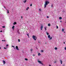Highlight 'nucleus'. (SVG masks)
I'll use <instances>...</instances> for the list:
<instances>
[{"mask_svg":"<svg viewBox=\"0 0 66 66\" xmlns=\"http://www.w3.org/2000/svg\"><path fill=\"white\" fill-rule=\"evenodd\" d=\"M49 2L48 1H45V4L44 5V7H46L47 5H48V4H49Z\"/></svg>","mask_w":66,"mask_h":66,"instance_id":"f257e3e1","label":"nucleus"},{"mask_svg":"<svg viewBox=\"0 0 66 66\" xmlns=\"http://www.w3.org/2000/svg\"><path fill=\"white\" fill-rule=\"evenodd\" d=\"M32 38L33 39L35 40H36V39H37V37H36L34 35H33L32 36Z\"/></svg>","mask_w":66,"mask_h":66,"instance_id":"f03ea898","label":"nucleus"},{"mask_svg":"<svg viewBox=\"0 0 66 66\" xmlns=\"http://www.w3.org/2000/svg\"><path fill=\"white\" fill-rule=\"evenodd\" d=\"M38 62L40 64H42V65H44V64H43V63H42V62L39 61H38Z\"/></svg>","mask_w":66,"mask_h":66,"instance_id":"7ed1b4c3","label":"nucleus"},{"mask_svg":"<svg viewBox=\"0 0 66 66\" xmlns=\"http://www.w3.org/2000/svg\"><path fill=\"white\" fill-rule=\"evenodd\" d=\"M16 49L17 50H19V49H18V46H16Z\"/></svg>","mask_w":66,"mask_h":66,"instance_id":"20e7f679","label":"nucleus"},{"mask_svg":"<svg viewBox=\"0 0 66 66\" xmlns=\"http://www.w3.org/2000/svg\"><path fill=\"white\" fill-rule=\"evenodd\" d=\"M43 25H42V26L40 27V29H41V30H43Z\"/></svg>","mask_w":66,"mask_h":66,"instance_id":"39448f33","label":"nucleus"},{"mask_svg":"<svg viewBox=\"0 0 66 66\" xmlns=\"http://www.w3.org/2000/svg\"><path fill=\"white\" fill-rule=\"evenodd\" d=\"M27 0H25L24 1H23V2H24V3H25L27 2Z\"/></svg>","mask_w":66,"mask_h":66,"instance_id":"423d86ee","label":"nucleus"},{"mask_svg":"<svg viewBox=\"0 0 66 66\" xmlns=\"http://www.w3.org/2000/svg\"><path fill=\"white\" fill-rule=\"evenodd\" d=\"M3 62L4 63V64H5V61L3 60Z\"/></svg>","mask_w":66,"mask_h":66,"instance_id":"0eeeda50","label":"nucleus"},{"mask_svg":"<svg viewBox=\"0 0 66 66\" xmlns=\"http://www.w3.org/2000/svg\"><path fill=\"white\" fill-rule=\"evenodd\" d=\"M14 28H15V26H13L12 27L13 30H14Z\"/></svg>","mask_w":66,"mask_h":66,"instance_id":"6e6552de","label":"nucleus"},{"mask_svg":"<svg viewBox=\"0 0 66 66\" xmlns=\"http://www.w3.org/2000/svg\"><path fill=\"white\" fill-rule=\"evenodd\" d=\"M60 62L61 64H62V60H60Z\"/></svg>","mask_w":66,"mask_h":66,"instance_id":"1a4fd4ad","label":"nucleus"},{"mask_svg":"<svg viewBox=\"0 0 66 66\" xmlns=\"http://www.w3.org/2000/svg\"><path fill=\"white\" fill-rule=\"evenodd\" d=\"M17 23L16 22H14V23L13 24H14V25H15V24H16Z\"/></svg>","mask_w":66,"mask_h":66,"instance_id":"9d476101","label":"nucleus"},{"mask_svg":"<svg viewBox=\"0 0 66 66\" xmlns=\"http://www.w3.org/2000/svg\"><path fill=\"white\" fill-rule=\"evenodd\" d=\"M52 37H51L50 38H49V39L50 40H51L52 39Z\"/></svg>","mask_w":66,"mask_h":66,"instance_id":"9b49d317","label":"nucleus"},{"mask_svg":"<svg viewBox=\"0 0 66 66\" xmlns=\"http://www.w3.org/2000/svg\"><path fill=\"white\" fill-rule=\"evenodd\" d=\"M51 7L52 8H53V5L52 4L51 5Z\"/></svg>","mask_w":66,"mask_h":66,"instance_id":"f8f14e48","label":"nucleus"},{"mask_svg":"<svg viewBox=\"0 0 66 66\" xmlns=\"http://www.w3.org/2000/svg\"><path fill=\"white\" fill-rule=\"evenodd\" d=\"M48 38H50V35H48Z\"/></svg>","mask_w":66,"mask_h":66,"instance_id":"ddd939ff","label":"nucleus"},{"mask_svg":"<svg viewBox=\"0 0 66 66\" xmlns=\"http://www.w3.org/2000/svg\"><path fill=\"white\" fill-rule=\"evenodd\" d=\"M12 47H13V48H14V49H15V47L13 46H12Z\"/></svg>","mask_w":66,"mask_h":66,"instance_id":"4468645a","label":"nucleus"},{"mask_svg":"<svg viewBox=\"0 0 66 66\" xmlns=\"http://www.w3.org/2000/svg\"><path fill=\"white\" fill-rule=\"evenodd\" d=\"M59 19H62V17H59Z\"/></svg>","mask_w":66,"mask_h":66,"instance_id":"2eb2a0df","label":"nucleus"},{"mask_svg":"<svg viewBox=\"0 0 66 66\" xmlns=\"http://www.w3.org/2000/svg\"><path fill=\"white\" fill-rule=\"evenodd\" d=\"M55 50H57V47H55Z\"/></svg>","mask_w":66,"mask_h":66,"instance_id":"dca6fc26","label":"nucleus"},{"mask_svg":"<svg viewBox=\"0 0 66 66\" xmlns=\"http://www.w3.org/2000/svg\"><path fill=\"white\" fill-rule=\"evenodd\" d=\"M38 55L39 56H40V53H38Z\"/></svg>","mask_w":66,"mask_h":66,"instance_id":"f3484780","label":"nucleus"},{"mask_svg":"<svg viewBox=\"0 0 66 66\" xmlns=\"http://www.w3.org/2000/svg\"><path fill=\"white\" fill-rule=\"evenodd\" d=\"M27 35L28 36V37L29 38V33L27 34Z\"/></svg>","mask_w":66,"mask_h":66,"instance_id":"a211bd4d","label":"nucleus"},{"mask_svg":"<svg viewBox=\"0 0 66 66\" xmlns=\"http://www.w3.org/2000/svg\"><path fill=\"white\" fill-rule=\"evenodd\" d=\"M48 26H50V24L48 23Z\"/></svg>","mask_w":66,"mask_h":66,"instance_id":"6ab92c4d","label":"nucleus"},{"mask_svg":"<svg viewBox=\"0 0 66 66\" xmlns=\"http://www.w3.org/2000/svg\"><path fill=\"white\" fill-rule=\"evenodd\" d=\"M44 29H45V31H46V30H47V29H46V27H45Z\"/></svg>","mask_w":66,"mask_h":66,"instance_id":"aec40b11","label":"nucleus"},{"mask_svg":"<svg viewBox=\"0 0 66 66\" xmlns=\"http://www.w3.org/2000/svg\"><path fill=\"white\" fill-rule=\"evenodd\" d=\"M64 29H62V32H64Z\"/></svg>","mask_w":66,"mask_h":66,"instance_id":"412c9836","label":"nucleus"},{"mask_svg":"<svg viewBox=\"0 0 66 66\" xmlns=\"http://www.w3.org/2000/svg\"><path fill=\"white\" fill-rule=\"evenodd\" d=\"M41 52H44V51L43 50H42Z\"/></svg>","mask_w":66,"mask_h":66,"instance_id":"4be33fe9","label":"nucleus"},{"mask_svg":"<svg viewBox=\"0 0 66 66\" xmlns=\"http://www.w3.org/2000/svg\"><path fill=\"white\" fill-rule=\"evenodd\" d=\"M25 60H26V61H28V59H27V58H25Z\"/></svg>","mask_w":66,"mask_h":66,"instance_id":"5701e85b","label":"nucleus"},{"mask_svg":"<svg viewBox=\"0 0 66 66\" xmlns=\"http://www.w3.org/2000/svg\"><path fill=\"white\" fill-rule=\"evenodd\" d=\"M7 10V13H8V14H9V11L8 10Z\"/></svg>","mask_w":66,"mask_h":66,"instance_id":"b1692460","label":"nucleus"},{"mask_svg":"<svg viewBox=\"0 0 66 66\" xmlns=\"http://www.w3.org/2000/svg\"><path fill=\"white\" fill-rule=\"evenodd\" d=\"M18 33L19 34H20V32H19L18 31Z\"/></svg>","mask_w":66,"mask_h":66,"instance_id":"393cba45","label":"nucleus"},{"mask_svg":"<svg viewBox=\"0 0 66 66\" xmlns=\"http://www.w3.org/2000/svg\"><path fill=\"white\" fill-rule=\"evenodd\" d=\"M46 34H47V35H49V33H48L47 32H46Z\"/></svg>","mask_w":66,"mask_h":66,"instance_id":"a878e982","label":"nucleus"},{"mask_svg":"<svg viewBox=\"0 0 66 66\" xmlns=\"http://www.w3.org/2000/svg\"><path fill=\"white\" fill-rule=\"evenodd\" d=\"M19 42H20V39H18V40Z\"/></svg>","mask_w":66,"mask_h":66,"instance_id":"bb28decb","label":"nucleus"},{"mask_svg":"<svg viewBox=\"0 0 66 66\" xmlns=\"http://www.w3.org/2000/svg\"><path fill=\"white\" fill-rule=\"evenodd\" d=\"M30 50H31V51H33V49H31Z\"/></svg>","mask_w":66,"mask_h":66,"instance_id":"cd10ccee","label":"nucleus"},{"mask_svg":"<svg viewBox=\"0 0 66 66\" xmlns=\"http://www.w3.org/2000/svg\"><path fill=\"white\" fill-rule=\"evenodd\" d=\"M2 27L3 28H5V26H3Z\"/></svg>","mask_w":66,"mask_h":66,"instance_id":"c85d7f7f","label":"nucleus"},{"mask_svg":"<svg viewBox=\"0 0 66 66\" xmlns=\"http://www.w3.org/2000/svg\"><path fill=\"white\" fill-rule=\"evenodd\" d=\"M30 6H32V4H31L30 5Z\"/></svg>","mask_w":66,"mask_h":66,"instance_id":"c756f323","label":"nucleus"},{"mask_svg":"<svg viewBox=\"0 0 66 66\" xmlns=\"http://www.w3.org/2000/svg\"><path fill=\"white\" fill-rule=\"evenodd\" d=\"M64 49L65 50H66V47H65L64 48Z\"/></svg>","mask_w":66,"mask_h":66,"instance_id":"7c9ffc66","label":"nucleus"},{"mask_svg":"<svg viewBox=\"0 0 66 66\" xmlns=\"http://www.w3.org/2000/svg\"><path fill=\"white\" fill-rule=\"evenodd\" d=\"M39 11H41V9H39Z\"/></svg>","mask_w":66,"mask_h":66,"instance_id":"2f4dec72","label":"nucleus"},{"mask_svg":"<svg viewBox=\"0 0 66 66\" xmlns=\"http://www.w3.org/2000/svg\"><path fill=\"white\" fill-rule=\"evenodd\" d=\"M62 12H63V13H65V11H63Z\"/></svg>","mask_w":66,"mask_h":66,"instance_id":"473e14b6","label":"nucleus"},{"mask_svg":"<svg viewBox=\"0 0 66 66\" xmlns=\"http://www.w3.org/2000/svg\"><path fill=\"white\" fill-rule=\"evenodd\" d=\"M56 61H55V62H54V64H55V63H56Z\"/></svg>","mask_w":66,"mask_h":66,"instance_id":"72a5a7b5","label":"nucleus"},{"mask_svg":"<svg viewBox=\"0 0 66 66\" xmlns=\"http://www.w3.org/2000/svg\"><path fill=\"white\" fill-rule=\"evenodd\" d=\"M47 18H49V16H47Z\"/></svg>","mask_w":66,"mask_h":66,"instance_id":"f704fd0d","label":"nucleus"},{"mask_svg":"<svg viewBox=\"0 0 66 66\" xmlns=\"http://www.w3.org/2000/svg\"><path fill=\"white\" fill-rule=\"evenodd\" d=\"M56 27H57V29H58V26H56Z\"/></svg>","mask_w":66,"mask_h":66,"instance_id":"c9c22d12","label":"nucleus"},{"mask_svg":"<svg viewBox=\"0 0 66 66\" xmlns=\"http://www.w3.org/2000/svg\"><path fill=\"white\" fill-rule=\"evenodd\" d=\"M35 55L34 54L33 55V56H35Z\"/></svg>","mask_w":66,"mask_h":66,"instance_id":"e433bc0d","label":"nucleus"},{"mask_svg":"<svg viewBox=\"0 0 66 66\" xmlns=\"http://www.w3.org/2000/svg\"><path fill=\"white\" fill-rule=\"evenodd\" d=\"M4 48L5 49H6V48H5V47H4Z\"/></svg>","mask_w":66,"mask_h":66,"instance_id":"4c0bfd02","label":"nucleus"},{"mask_svg":"<svg viewBox=\"0 0 66 66\" xmlns=\"http://www.w3.org/2000/svg\"><path fill=\"white\" fill-rule=\"evenodd\" d=\"M9 46V45H6V46Z\"/></svg>","mask_w":66,"mask_h":66,"instance_id":"58836bf2","label":"nucleus"},{"mask_svg":"<svg viewBox=\"0 0 66 66\" xmlns=\"http://www.w3.org/2000/svg\"><path fill=\"white\" fill-rule=\"evenodd\" d=\"M22 16H21V18H22Z\"/></svg>","mask_w":66,"mask_h":66,"instance_id":"ea45409f","label":"nucleus"},{"mask_svg":"<svg viewBox=\"0 0 66 66\" xmlns=\"http://www.w3.org/2000/svg\"><path fill=\"white\" fill-rule=\"evenodd\" d=\"M2 32V30L0 31L1 32Z\"/></svg>","mask_w":66,"mask_h":66,"instance_id":"a19ab883","label":"nucleus"},{"mask_svg":"<svg viewBox=\"0 0 66 66\" xmlns=\"http://www.w3.org/2000/svg\"><path fill=\"white\" fill-rule=\"evenodd\" d=\"M63 44H65V42H63Z\"/></svg>","mask_w":66,"mask_h":66,"instance_id":"79ce46f5","label":"nucleus"},{"mask_svg":"<svg viewBox=\"0 0 66 66\" xmlns=\"http://www.w3.org/2000/svg\"><path fill=\"white\" fill-rule=\"evenodd\" d=\"M29 7H28L27 9H29Z\"/></svg>","mask_w":66,"mask_h":66,"instance_id":"37998d69","label":"nucleus"},{"mask_svg":"<svg viewBox=\"0 0 66 66\" xmlns=\"http://www.w3.org/2000/svg\"><path fill=\"white\" fill-rule=\"evenodd\" d=\"M62 22V21H60V22Z\"/></svg>","mask_w":66,"mask_h":66,"instance_id":"c03bdc74","label":"nucleus"},{"mask_svg":"<svg viewBox=\"0 0 66 66\" xmlns=\"http://www.w3.org/2000/svg\"><path fill=\"white\" fill-rule=\"evenodd\" d=\"M4 42H5V40H4Z\"/></svg>","mask_w":66,"mask_h":66,"instance_id":"a18cd8bd","label":"nucleus"},{"mask_svg":"<svg viewBox=\"0 0 66 66\" xmlns=\"http://www.w3.org/2000/svg\"><path fill=\"white\" fill-rule=\"evenodd\" d=\"M28 9H26V10H28Z\"/></svg>","mask_w":66,"mask_h":66,"instance_id":"49530a36","label":"nucleus"},{"mask_svg":"<svg viewBox=\"0 0 66 66\" xmlns=\"http://www.w3.org/2000/svg\"><path fill=\"white\" fill-rule=\"evenodd\" d=\"M2 41H3V42H4V40H2Z\"/></svg>","mask_w":66,"mask_h":66,"instance_id":"de8ad7c7","label":"nucleus"},{"mask_svg":"<svg viewBox=\"0 0 66 66\" xmlns=\"http://www.w3.org/2000/svg\"><path fill=\"white\" fill-rule=\"evenodd\" d=\"M47 43V42L45 43V44H47V43Z\"/></svg>","mask_w":66,"mask_h":66,"instance_id":"09e8293b","label":"nucleus"},{"mask_svg":"<svg viewBox=\"0 0 66 66\" xmlns=\"http://www.w3.org/2000/svg\"><path fill=\"white\" fill-rule=\"evenodd\" d=\"M1 47H0V49H1Z\"/></svg>","mask_w":66,"mask_h":66,"instance_id":"8fccbe9b","label":"nucleus"},{"mask_svg":"<svg viewBox=\"0 0 66 66\" xmlns=\"http://www.w3.org/2000/svg\"><path fill=\"white\" fill-rule=\"evenodd\" d=\"M64 33H65V32H64Z\"/></svg>","mask_w":66,"mask_h":66,"instance_id":"3c124183","label":"nucleus"},{"mask_svg":"<svg viewBox=\"0 0 66 66\" xmlns=\"http://www.w3.org/2000/svg\"><path fill=\"white\" fill-rule=\"evenodd\" d=\"M4 8H5V6H4Z\"/></svg>","mask_w":66,"mask_h":66,"instance_id":"603ef678","label":"nucleus"},{"mask_svg":"<svg viewBox=\"0 0 66 66\" xmlns=\"http://www.w3.org/2000/svg\"><path fill=\"white\" fill-rule=\"evenodd\" d=\"M38 43H39V42H38Z\"/></svg>","mask_w":66,"mask_h":66,"instance_id":"864d4df0","label":"nucleus"},{"mask_svg":"<svg viewBox=\"0 0 66 66\" xmlns=\"http://www.w3.org/2000/svg\"><path fill=\"white\" fill-rule=\"evenodd\" d=\"M49 66H51V65H49Z\"/></svg>","mask_w":66,"mask_h":66,"instance_id":"5fc2aeb1","label":"nucleus"},{"mask_svg":"<svg viewBox=\"0 0 66 66\" xmlns=\"http://www.w3.org/2000/svg\"><path fill=\"white\" fill-rule=\"evenodd\" d=\"M27 22H28V21Z\"/></svg>","mask_w":66,"mask_h":66,"instance_id":"6e6d98bb","label":"nucleus"},{"mask_svg":"<svg viewBox=\"0 0 66 66\" xmlns=\"http://www.w3.org/2000/svg\"><path fill=\"white\" fill-rule=\"evenodd\" d=\"M31 52H32V51H31Z\"/></svg>","mask_w":66,"mask_h":66,"instance_id":"4d7b16f0","label":"nucleus"}]
</instances>
